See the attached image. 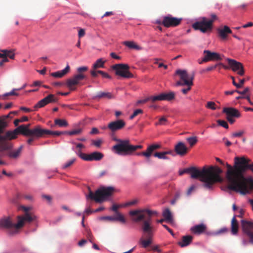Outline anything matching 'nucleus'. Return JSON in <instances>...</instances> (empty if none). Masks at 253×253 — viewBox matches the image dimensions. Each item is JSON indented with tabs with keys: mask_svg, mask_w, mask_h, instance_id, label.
Wrapping results in <instances>:
<instances>
[{
	"mask_svg": "<svg viewBox=\"0 0 253 253\" xmlns=\"http://www.w3.org/2000/svg\"><path fill=\"white\" fill-rule=\"evenodd\" d=\"M79 157L82 159H83L84 161H89V160H88V159L89 158V154H86L85 153H83Z\"/></svg>",
	"mask_w": 253,
	"mask_h": 253,
	"instance_id": "bf43d9fd",
	"label": "nucleus"
},
{
	"mask_svg": "<svg viewBox=\"0 0 253 253\" xmlns=\"http://www.w3.org/2000/svg\"><path fill=\"white\" fill-rule=\"evenodd\" d=\"M47 103L44 98L39 101L34 107L35 110L38 109L42 108L47 105Z\"/></svg>",
	"mask_w": 253,
	"mask_h": 253,
	"instance_id": "ea45409f",
	"label": "nucleus"
},
{
	"mask_svg": "<svg viewBox=\"0 0 253 253\" xmlns=\"http://www.w3.org/2000/svg\"><path fill=\"white\" fill-rule=\"evenodd\" d=\"M217 123L218 125L224 127L225 128H228V125L225 121L222 120H218L217 121Z\"/></svg>",
	"mask_w": 253,
	"mask_h": 253,
	"instance_id": "de8ad7c7",
	"label": "nucleus"
},
{
	"mask_svg": "<svg viewBox=\"0 0 253 253\" xmlns=\"http://www.w3.org/2000/svg\"><path fill=\"white\" fill-rule=\"evenodd\" d=\"M27 136L30 137L27 141V142L28 144H31V143L37 138H41V137H37L34 135H28Z\"/></svg>",
	"mask_w": 253,
	"mask_h": 253,
	"instance_id": "5fc2aeb1",
	"label": "nucleus"
},
{
	"mask_svg": "<svg viewBox=\"0 0 253 253\" xmlns=\"http://www.w3.org/2000/svg\"><path fill=\"white\" fill-rule=\"evenodd\" d=\"M44 99L45 100L47 104L50 103L56 102L58 101V98L55 97L54 95L52 94L48 95L47 96L44 97Z\"/></svg>",
	"mask_w": 253,
	"mask_h": 253,
	"instance_id": "c9c22d12",
	"label": "nucleus"
},
{
	"mask_svg": "<svg viewBox=\"0 0 253 253\" xmlns=\"http://www.w3.org/2000/svg\"><path fill=\"white\" fill-rule=\"evenodd\" d=\"M226 60L233 72H236L240 76H244L245 70L243 64L234 59L227 58Z\"/></svg>",
	"mask_w": 253,
	"mask_h": 253,
	"instance_id": "ddd939ff",
	"label": "nucleus"
},
{
	"mask_svg": "<svg viewBox=\"0 0 253 253\" xmlns=\"http://www.w3.org/2000/svg\"><path fill=\"white\" fill-rule=\"evenodd\" d=\"M88 70V67L86 66H82L78 68L77 72L80 74H84L83 72L86 71Z\"/></svg>",
	"mask_w": 253,
	"mask_h": 253,
	"instance_id": "864d4df0",
	"label": "nucleus"
},
{
	"mask_svg": "<svg viewBox=\"0 0 253 253\" xmlns=\"http://www.w3.org/2000/svg\"><path fill=\"white\" fill-rule=\"evenodd\" d=\"M238 223L236 216H234L231 220V232L233 235H236L238 233Z\"/></svg>",
	"mask_w": 253,
	"mask_h": 253,
	"instance_id": "c756f323",
	"label": "nucleus"
},
{
	"mask_svg": "<svg viewBox=\"0 0 253 253\" xmlns=\"http://www.w3.org/2000/svg\"><path fill=\"white\" fill-rule=\"evenodd\" d=\"M97 72L101 74L102 77L103 78H107V79H111V76L107 73L102 71H101V70H98L97 71Z\"/></svg>",
	"mask_w": 253,
	"mask_h": 253,
	"instance_id": "6e6d98bb",
	"label": "nucleus"
},
{
	"mask_svg": "<svg viewBox=\"0 0 253 253\" xmlns=\"http://www.w3.org/2000/svg\"><path fill=\"white\" fill-rule=\"evenodd\" d=\"M241 226L243 232L250 238V242L253 243V222L246 220L241 221Z\"/></svg>",
	"mask_w": 253,
	"mask_h": 253,
	"instance_id": "f8f14e48",
	"label": "nucleus"
},
{
	"mask_svg": "<svg viewBox=\"0 0 253 253\" xmlns=\"http://www.w3.org/2000/svg\"><path fill=\"white\" fill-rule=\"evenodd\" d=\"M211 19L208 20L206 17H202L199 21L194 23L192 27L196 30H200L201 32L205 33L211 31L213 27V23L217 19L215 14H211Z\"/></svg>",
	"mask_w": 253,
	"mask_h": 253,
	"instance_id": "423d86ee",
	"label": "nucleus"
},
{
	"mask_svg": "<svg viewBox=\"0 0 253 253\" xmlns=\"http://www.w3.org/2000/svg\"><path fill=\"white\" fill-rule=\"evenodd\" d=\"M222 170L217 166L204 167L201 170L195 167H190L179 171V175L185 173H190L191 177L194 179L199 178L203 182V186L207 189H211L216 182H221L223 180L220 176Z\"/></svg>",
	"mask_w": 253,
	"mask_h": 253,
	"instance_id": "7ed1b4c3",
	"label": "nucleus"
},
{
	"mask_svg": "<svg viewBox=\"0 0 253 253\" xmlns=\"http://www.w3.org/2000/svg\"><path fill=\"white\" fill-rule=\"evenodd\" d=\"M12 144L6 140H0V151L2 152L12 148Z\"/></svg>",
	"mask_w": 253,
	"mask_h": 253,
	"instance_id": "bb28decb",
	"label": "nucleus"
},
{
	"mask_svg": "<svg viewBox=\"0 0 253 253\" xmlns=\"http://www.w3.org/2000/svg\"><path fill=\"white\" fill-rule=\"evenodd\" d=\"M191 89V86H188L187 88H183L181 89V92L184 94H186L187 93V92Z\"/></svg>",
	"mask_w": 253,
	"mask_h": 253,
	"instance_id": "69168bd1",
	"label": "nucleus"
},
{
	"mask_svg": "<svg viewBox=\"0 0 253 253\" xmlns=\"http://www.w3.org/2000/svg\"><path fill=\"white\" fill-rule=\"evenodd\" d=\"M1 52H3L6 55V57H9L11 59H14L15 57V54L12 50L4 49L1 50Z\"/></svg>",
	"mask_w": 253,
	"mask_h": 253,
	"instance_id": "58836bf2",
	"label": "nucleus"
},
{
	"mask_svg": "<svg viewBox=\"0 0 253 253\" xmlns=\"http://www.w3.org/2000/svg\"><path fill=\"white\" fill-rule=\"evenodd\" d=\"M175 93L172 91L163 92L157 95L153 96V101H171L175 98Z\"/></svg>",
	"mask_w": 253,
	"mask_h": 253,
	"instance_id": "dca6fc26",
	"label": "nucleus"
},
{
	"mask_svg": "<svg viewBox=\"0 0 253 253\" xmlns=\"http://www.w3.org/2000/svg\"><path fill=\"white\" fill-rule=\"evenodd\" d=\"M30 124L26 125H22L16 128V130L19 131L20 134L24 136L34 135L37 137H40L41 135L42 127L38 125L35 126L33 128L30 129Z\"/></svg>",
	"mask_w": 253,
	"mask_h": 253,
	"instance_id": "0eeeda50",
	"label": "nucleus"
},
{
	"mask_svg": "<svg viewBox=\"0 0 253 253\" xmlns=\"http://www.w3.org/2000/svg\"><path fill=\"white\" fill-rule=\"evenodd\" d=\"M167 121V119L165 117H163L159 119V122L156 124V125H164Z\"/></svg>",
	"mask_w": 253,
	"mask_h": 253,
	"instance_id": "603ef678",
	"label": "nucleus"
},
{
	"mask_svg": "<svg viewBox=\"0 0 253 253\" xmlns=\"http://www.w3.org/2000/svg\"><path fill=\"white\" fill-rule=\"evenodd\" d=\"M114 220L119 221L122 223H126V220L124 216L119 212L116 213V215L114 216Z\"/></svg>",
	"mask_w": 253,
	"mask_h": 253,
	"instance_id": "79ce46f5",
	"label": "nucleus"
},
{
	"mask_svg": "<svg viewBox=\"0 0 253 253\" xmlns=\"http://www.w3.org/2000/svg\"><path fill=\"white\" fill-rule=\"evenodd\" d=\"M219 36L223 40L226 39L228 34H231L232 31L227 26H224L222 29L218 30Z\"/></svg>",
	"mask_w": 253,
	"mask_h": 253,
	"instance_id": "a878e982",
	"label": "nucleus"
},
{
	"mask_svg": "<svg viewBox=\"0 0 253 253\" xmlns=\"http://www.w3.org/2000/svg\"><path fill=\"white\" fill-rule=\"evenodd\" d=\"M143 113V110L140 109L135 110L133 114L130 116V119L132 120L138 115Z\"/></svg>",
	"mask_w": 253,
	"mask_h": 253,
	"instance_id": "49530a36",
	"label": "nucleus"
},
{
	"mask_svg": "<svg viewBox=\"0 0 253 253\" xmlns=\"http://www.w3.org/2000/svg\"><path fill=\"white\" fill-rule=\"evenodd\" d=\"M181 21L182 18H178L169 15L164 17L162 24L167 28L176 27L181 23Z\"/></svg>",
	"mask_w": 253,
	"mask_h": 253,
	"instance_id": "4468645a",
	"label": "nucleus"
},
{
	"mask_svg": "<svg viewBox=\"0 0 253 253\" xmlns=\"http://www.w3.org/2000/svg\"><path fill=\"white\" fill-rule=\"evenodd\" d=\"M92 143L95 146H96L97 147H100L101 144L102 143V140L100 139H98L97 140H92Z\"/></svg>",
	"mask_w": 253,
	"mask_h": 253,
	"instance_id": "4d7b16f0",
	"label": "nucleus"
},
{
	"mask_svg": "<svg viewBox=\"0 0 253 253\" xmlns=\"http://www.w3.org/2000/svg\"><path fill=\"white\" fill-rule=\"evenodd\" d=\"M41 132L40 137H44L46 135L59 136L61 134H65L66 133L65 131H51L43 128L42 129Z\"/></svg>",
	"mask_w": 253,
	"mask_h": 253,
	"instance_id": "b1692460",
	"label": "nucleus"
},
{
	"mask_svg": "<svg viewBox=\"0 0 253 253\" xmlns=\"http://www.w3.org/2000/svg\"><path fill=\"white\" fill-rule=\"evenodd\" d=\"M118 143L112 147V150L119 155H130L134 151L139 149H141L142 146L140 145H132L130 144L128 140H122L115 139Z\"/></svg>",
	"mask_w": 253,
	"mask_h": 253,
	"instance_id": "20e7f679",
	"label": "nucleus"
},
{
	"mask_svg": "<svg viewBox=\"0 0 253 253\" xmlns=\"http://www.w3.org/2000/svg\"><path fill=\"white\" fill-rule=\"evenodd\" d=\"M250 90V88L248 87H247L245 88L243 91H239L238 90L237 93L243 95H246L248 92H249Z\"/></svg>",
	"mask_w": 253,
	"mask_h": 253,
	"instance_id": "13d9d810",
	"label": "nucleus"
},
{
	"mask_svg": "<svg viewBox=\"0 0 253 253\" xmlns=\"http://www.w3.org/2000/svg\"><path fill=\"white\" fill-rule=\"evenodd\" d=\"M19 133L20 134V132L19 131L16 130V128L12 131H8L5 135H0V140H7L15 139L17 137V135Z\"/></svg>",
	"mask_w": 253,
	"mask_h": 253,
	"instance_id": "412c9836",
	"label": "nucleus"
},
{
	"mask_svg": "<svg viewBox=\"0 0 253 253\" xmlns=\"http://www.w3.org/2000/svg\"><path fill=\"white\" fill-rule=\"evenodd\" d=\"M153 97H154L153 96H149L143 100H140L137 101V104L144 103L147 102L148 101H151L152 102H154V101H153Z\"/></svg>",
	"mask_w": 253,
	"mask_h": 253,
	"instance_id": "8fccbe9b",
	"label": "nucleus"
},
{
	"mask_svg": "<svg viewBox=\"0 0 253 253\" xmlns=\"http://www.w3.org/2000/svg\"><path fill=\"white\" fill-rule=\"evenodd\" d=\"M120 207H121V206L120 205H113L112 207V209L111 210L114 211L116 213H117V212H119L118 211V209L119 208H120Z\"/></svg>",
	"mask_w": 253,
	"mask_h": 253,
	"instance_id": "e2e57ef3",
	"label": "nucleus"
},
{
	"mask_svg": "<svg viewBox=\"0 0 253 253\" xmlns=\"http://www.w3.org/2000/svg\"><path fill=\"white\" fill-rule=\"evenodd\" d=\"M17 223L16 228L19 230L23 227L26 222L30 223L37 219L36 216L32 213H25L23 215H19L17 217Z\"/></svg>",
	"mask_w": 253,
	"mask_h": 253,
	"instance_id": "9b49d317",
	"label": "nucleus"
},
{
	"mask_svg": "<svg viewBox=\"0 0 253 253\" xmlns=\"http://www.w3.org/2000/svg\"><path fill=\"white\" fill-rule=\"evenodd\" d=\"M161 147V146L160 144H153L147 147L146 151L138 153L137 155L138 156L142 155L146 157L147 159H149L152 156L154 151L160 149Z\"/></svg>",
	"mask_w": 253,
	"mask_h": 253,
	"instance_id": "a211bd4d",
	"label": "nucleus"
},
{
	"mask_svg": "<svg viewBox=\"0 0 253 253\" xmlns=\"http://www.w3.org/2000/svg\"><path fill=\"white\" fill-rule=\"evenodd\" d=\"M114 97L112 94L109 92H102L100 91L97 93L94 98H106L111 99Z\"/></svg>",
	"mask_w": 253,
	"mask_h": 253,
	"instance_id": "7c9ffc66",
	"label": "nucleus"
},
{
	"mask_svg": "<svg viewBox=\"0 0 253 253\" xmlns=\"http://www.w3.org/2000/svg\"><path fill=\"white\" fill-rule=\"evenodd\" d=\"M70 69V66L67 65L64 69L56 72H53L51 73L50 75L54 78H61L66 75L69 72Z\"/></svg>",
	"mask_w": 253,
	"mask_h": 253,
	"instance_id": "393cba45",
	"label": "nucleus"
},
{
	"mask_svg": "<svg viewBox=\"0 0 253 253\" xmlns=\"http://www.w3.org/2000/svg\"><path fill=\"white\" fill-rule=\"evenodd\" d=\"M195 186L194 185L191 186L187 191V195H189L191 194V192L195 189Z\"/></svg>",
	"mask_w": 253,
	"mask_h": 253,
	"instance_id": "774afa93",
	"label": "nucleus"
},
{
	"mask_svg": "<svg viewBox=\"0 0 253 253\" xmlns=\"http://www.w3.org/2000/svg\"><path fill=\"white\" fill-rule=\"evenodd\" d=\"M85 35V31L84 29H81L79 30L78 33V36L79 38L83 37Z\"/></svg>",
	"mask_w": 253,
	"mask_h": 253,
	"instance_id": "338daca9",
	"label": "nucleus"
},
{
	"mask_svg": "<svg viewBox=\"0 0 253 253\" xmlns=\"http://www.w3.org/2000/svg\"><path fill=\"white\" fill-rule=\"evenodd\" d=\"M163 216L165 220L168 222H171L172 220L171 213L169 209H167L163 211Z\"/></svg>",
	"mask_w": 253,
	"mask_h": 253,
	"instance_id": "72a5a7b5",
	"label": "nucleus"
},
{
	"mask_svg": "<svg viewBox=\"0 0 253 253\" xmlns=\"http://www.w3.org/2000/svg\"><path fill=\"white\" fill-rule=\"evenodd\" d=\"M16 223L12 222L9 216H4L0 219V227L7 229L8 233L13 236L19 232L18 229L16 228Z\"/></svg>",
	"mask_w": 253,
	"mask_h": 253,
	"instance_id": "1a4fd4ad",
	"label": "nucleus"
},
{
	"mask_svg": "<svg viewBox=\"0 0 253 253\" xmlns=\"http://www.w3.org/2000/svg\"><path fill=\"white\" fill-rule=\"evenodd\" d=\"M16 90H20V89L14 88L10 92H7V93H6L5 94H4V96H9V95L18 96V93H17L15 92Z\"/></svg>",
	"mask_w": 253,
	"mask_h": 253,
	"instance_id": "3c124183",
	"label": "nucleus"
},
{
	"mask_svg": "<svg viewBox=\"0 0 253 253\" xmlns=\"http://www.w3.org/2000/svg\"><path fill=\"white\" fill-rule=\"evenodd\" d=\"M186 140L189 143L190 146L191 147L195 145L198 141L196 136L188 137L186 138Z\"/></svg>",
	"mask_w": 253,
	"mask_h": 253,
	"instance_id": "a19ab883",
	"label": "nucleus"
},
{
	"mask_svg": "<svg viewBox=\"0 0 253 253\" xmlns=\"http://www.w3.org/2000/svg\"><path fill=\"white\" fill-rule=\"evenodd\" d=\"M103 157V155L99 152H94L89 154V161H99Z\"/></svg>",
	"mask_w": 253,
	"mask_h": 253,
	"instance_id": "cd10ccee",
	"label": "nucleus"
},
{
	"mask_svg": "<svg viewBox=\"0 0 253 253\" xmlns=\"http://www.w3.org/2000/svg\"><path fill=\"white\" fill-rule=\"evenodd\" d=\"M157 214L156 211L147 209L132 210L129 212V214L133 222L142 221L140 227L144 236L140 239L139 244L144 248H147L152 244V237L155 232L152 216Z\"/></svg>",
	"mask_w": 253,
	"mask_h": 253,
	"instance_id": "f03ea898",
	"label": "nucleus"
},
{
	"mask_svg": "<svg viewBox=\"0 0 253 253\" xmlns=\"http://www.w3.org/2000/svg\"><path fill=\"white\" fill-rule=\"evenodd\" d=\"M204 54H205V56L201 61H198L199 64H202L203 62H207L209 61H218L222 59L220 55L216 52L205 50L204 51Z\"/></svg>",
	"mask_w": 253,
	"mask_h": 253,
	"instance_id": "2eb2a0df",
	"label": "nucleus"
},
{
	"mask_svg": "<svg viewBox=\"0 0 253 253\" xmlns=\"http://www.w3.org/2000/svg\"><path fill=\"white\" fill-rule=\"evenodd\" d=\"M250 162L251 160L244 157H236L233 167L226 163L227 170L226 176L229 189L243 195L250 193L253 189V179L251 177L246 178L244 176L247 169L253 172V163L250 164Z\"/></svg>",
	"mask_w": 253,
	"mask_h": 253,
	"instance_id": "f257e3e1",
	"label": "nucleus"
},
{
	"mask_svg": "<svg viewBox=\"0 0 253 253\" xmlns=\"http://www.w3.org/2000/svg\"><path fill=\"white\" fill-rule=\"evenodd\" d=\"M82 132V129L81 128L69 131H65V134H68L70 135H77L78 134H80Z\"/></svg>",
	"mask_w": 253,
	"mask_h": 253,
	"instance_id": "a18cd8bd",
	"label": "nucleus"
},
{
	"mask_svg": "<svg viewBox=\"0 0 253 253\" xmlns=\"http://www.w3.org/2000/svg\"><path fill=\"white\" fill-rule=\"evenodd\" d=\"M193 237L191 235L183 236L182 237L181 241L178 243V245L181 248L189 245L192 242Z\"/></svg>",
	"mask_w": 253,
	"mask_h": 253,
	"instance_id": "5701e85b",
	"label": "nucleus"
},
{
	"mask_svg": "<svg viewBox=\"0 0 253 253\" xmlns=\"http://www.w3.org/2000/svg\"><path fill=\"white\" fill-rule=\"evenodd\" d=\"M155 157H157L159 159L168 160L169 158L166 156V153L163 152H156L153 154Z\"/></svg>",
	"mask_w": 253,
	"mask_h": 253,
	"instance_id": "e433bc0d",
	"label": "nucleus"
},
{
	"mask_svg": "<svg viewBox=\"0 0 253 253\" xmlns=\"http://www.w3.org/2000/svg\"><path fill=\"white\" fill-rule=\"evenodd\" d=\"M222 112L226 114V117L240 118L241 116L240 112L233 107H224Z\"/></svg>",
	"mask_w": 253,
	"mask_h": 253,
	"instance_id": "aec40b11",
	"label": "nucleus"
},
{
	"mask_svg": "<svg viewBox=\"0 0 253 253\" xmlns=\"http://www.w3.org/2000/svg\"><path fill=\"white\" fill-rule=\"evenodd\" d=\"M74 78L79 83L80 81L86 78V76L84 74L78 73L77 75H74Z\"/></svg>",
	"mask_w": 253,
	"mask_h": 253,
	"instance_id": "37998d69",
	"label": "nucleus"
},
{
	"mask_svg": "<svg viewBox=\"0 0 253 253\" xmlns=\"http://www.w3.org/2000/svg\"><path fill=\"white\" fill-rule=\"evenodd\" d=\"M206 229V225L203 223H201L193 226L191 228L190 230L195 234L200 235L205 232Z\"/></svg>",
	"mask_w": 253,
	"mask_h": 253,
	"instance_id": "4be33fe9",
	"label": "nucleus"
},
{
	"mask_svg": "<svg viewBox=\"0 0 253 253\" xmlns=\"http://www.w3.org/2000/svg\"><path fill=\"white\" fill-rule=\"evenodd\" d=\"M123 44L129 48L140 50L142 48L132 41H125Z\"/></svg>",
	"mask_w": 253,
	"mask_h": 253,
	"instance_id": "473e14b6",
	"label": "nucleus"
},
{
	"mask_svg": "<svg viewBox=\"0 0 253 253\" xmlns=\"http://www.w3.org/2000/svg\"><path fill=\"white\" fill-rule=\"evenodd\" d=\"M176 74L180 77L181 81L177 82L178 85L192 86L193 84L194 73L188 74L186 70H177Z\"/></svg>",
	"mask_w": 253,
	"mask_h": 253,
	"instance_id": "6e6552de",
	"label": "nucleus"
},
{
	"mask_svg": "<svg viewBox=\"0 0 253 253\" xmlns=\"http://www.w3.org/2000/svg\"><path fill=\"white\" fill-rule=\"evenodd\" d=\"M137 203V200H133L131 201H129L126 203L125 206H130L132 205H134L136 204Z\"/></svg>",
	"mask_w": 253,
	"mask_h": 253,
	"instance_id": "052dcab7",
	"label": "nucleus"
},
{
	"mask_svg": "<svg viewBox=\"0 0 253 253\" xmlns=\"http://www.w3.org/2000/svg\"><path fill=\"white\" fill-rule=\"evenodd\" d=\"M126 125V123L123 120H118L111 122L108 125V128L112 132H115L123 128Z\"/></svg>",
	"mask_w": 253,
	"mask_h": 253,
	"instance_id": "f3484780",
	"label": "nucleus"
},
{
	"mask_svg": "<svg viewBox=\"0 0 253 253\" xmlns=\"http://www.w3.org/2000/svg\"><path fill=\"white\" fill-rule=\"evenodd\" d=\"M22 149L23 146H21L18 148V149L9 152L7 155L8 157H9L11 158L16 159L20 156V154L22 150Z\"/></svg>",
	"mask_w": 253,
	"mask_h": 253,
	"instance_id": "2f4dec72",
	"label": "nucleus"
},
{
	"mask_svg": "<svg viewBox=\"0 0 253 253\" xmlns=\"http://www.w3.org/2000/svg\"><path fill=\"white\" fill-rule=\"evenodd\" d=\"M206 107L212 110L216 109V104L214 102L208 101L206 105Z\"/></svg>",
	"mask_w": 253,
	"mask_h": 253,
	"instance_id": "c03bdc74",
	"label": "nucleus"
},
{
	"mask_svg": "<svg viewBox=\"0 0 253 253\" xmlns=\"http://www.w3.org/2000/svg\"><path fill=\"white\" fill-rule=\"evenodd\" d=\"M105 61H103L102 58L98 59L93 65L92 68L96 70L99 68H103L104 67Z\"/></svg>",
	"mask_w": 253,
	"mask_h": 253,
	"instance_id": "f704fd0d",
	"label": "nucleus"
},
{
	"mask_svg": "<svg viewBox=\"0 0 253 253\" xmlns=\"http://www.w3.org/2000/svg\"><path fill=\"white\" fill-rule=\"evenodd\" d=\"M243 133H244V132L243 131L236 132L233 133L232 136L234 137H240L243 135Z\"/></svg>",
	"mask_w": 253,
	"mask_h": 253,
	"instance_id": "680f3d73",
	"label": "nucleus"
},
{
	"mask_svg": "<svg viewBox=\"0 0 253 253\" xmlns=\"http://www.w3.org/2000/svg\"><path fill=\"white\" fill-rule=\"evenodd\" d=\"M76 161V159L73 158L70 160H69L68 162L66 163L64 166H63V169H67L69 167H70L71 166H72L73 163Z\"/></svg>",
	"mask_w": 253,
	"mask_h": 253,
	"instance_id": "09e8293b",
	"label": "nucleus"
},
{
	"mask_svg": "<svg viewBox=\"0 0 253 253\" xmlns=\"http://www.w3.org/2000/svg\"><path fill=\"white\" fill-rule=\"evenodd\" d=\"M114 191V189L112 187H102L93 193L89 188V194L87 198L93 200L97 203H102L111 196Z\"/></svg>",
	"mask_w": 253,
	"mask_h": 253,
	"instance_id": "39448f33",
	"label": "nucleus"
},
{
	"mask_svg": "<svg viewBox=\"0 0 253 253\" xmlns=\"http://www.w3.org/2000/svg\"><path fill=\"white\" fill-rule=\"evenodd\" d=\"M188 150V148L182 142H178L174 146V151L176 154L180 156L185 155Z\"/></svg>",
	"mask_w": 253,
	"mask_h": 253,
	"instance_id": "6ab92c4d",
	"label": "nucleus"
},
{
	"mask_svg": "<svg viewBox=\"0 0 253 253\" xmlns=\"http://www.w3.org/2000/svg\"><path fill=\"white\" fill-rule=\"evenodd\" d=\"M55 125L59 126L60 127L67 126H68V123L65 120L63 119H55L54 121Z\"/></svg>",
	"mask_w": 253,
	"mask_h": 253,
	"instance_id": "4c0bfd02",
	"label": "nucleus"
},
{
	"mask_svg": "<svg viewBox=\"0 0 253 253\" xmlns=\"http://www.w3.org/2000/svg\"><path fill=\"white\" fill-rule=\"evenodd\" d=\"M112 69L116 71V74L126 78H131L133 75L128 71L129 66L126 64H118L114 65Z\"/></svg>",
	"mask_w": 253,
	"mask_h": 253,
	"instance_id": "9d476101",
	"label": "nucleus"
},
{
	"mask_svg": "<svg viewBox=\"0 0 253 253\" xmlns=\"http://www.w3.org/2000/svg\"><path fill=\"white\" fill-rule=\"evenodd\" d=\"M245 82L246 80L245 79H239V83H238V84L239 85V88L243 87Z\"/></svg>",
	"mask_w": 253,
	"mask_h": 253,
	"instance_id": "0e129e2a",
	"label": "nucleus"
},
{
	"mask_svg": "<svg viewBox=\"0 0 253 253\" xmlns=\"http://www.w3.org/2000/svg\"><path fill=\"white\" fill-rule=\"evenodd\" d=\"M66 85L71 90H75L76 88L74 86L79 84V83L75 79L74 77L66 81Z\"/></svg>",
	"mask_w": 253,
	"mask_h": 253,
	"instance_id": "c85d7f7f",
	"label": "nucleus"
}]
</instances>
